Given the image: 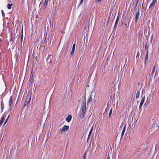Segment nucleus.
Returning a JSON list of instances; mask_svg holds the SVG:
<instances>
[{
    "instance_id": "obj_2",
    "label": "nucleus",
    "mask_w": 159,
    "mask_h": 159,
    "mask_svg": "<svg viewBox=\"0 0 159 159\" xmlns=\"http://www.w3.org/2000/svg\"><path fill=\"white\" fill-rule=\"evenodd\" d=\"M157 0H153L152 3L150 4L149 9L152 10L154 7Z\"/></svg>"
},
{
    "instance_id": "obj_19",
    "label": "nucleus",
    "mask_w": 159,
    "mask_h": 159,
    "mask_svg": "<svg viewBox=\"0 0 159 159\" xmlns=\"http://www.w3.org/2000/svg\"><path fill=\"white\" fill-rule=\"evenodd\" d=\"M2 13V15L3 17H5V14L4 13V12L2 10H1Z\"/></svg>"
},
{
    "instance_id": "obj_25",
    "label": "nucleus",
    "mask_w": 159,
    "mask_h": 159,
    "mask_svg": "<svg viewBox=\"0 0 159 159\" xmlns=\"http://www.w3.org/2000/svg\"><path fill=\"white\" fill-rule=\"evenodd\" d=\"M84 0H81L80 2V4H81V3H82L83 2Z\"/></svg>"
},
{
    "instance_id": "obj_14",
    "label": "nucleus",
    "mask_w": 159,
    "mask_h": 159,
    "mask_svg": "<svg viewBox=\"0 0 159 159\" xmlns=\"http://www.w3.org/2000/svg\"><path fill=\"white\" fill-rule=\"evenodd\" d=\"M12 5V3H11V4H10V3H9L7 4V8L9 9H10L11 8V6Z\"/></svg>"
},
{
    "instance_id": "obj_12",
    "label": "nucleus",
    "mask_w": 159,
    "mask_h": 159,
    "mask_svg": "<svg viewBox=\"0 0 159 159\" xmlns=\"http://www.w3.org/2000/svg\"><path fill=\"white\" fill-rule=\"evenodd\" d=\"M126 125H125L123 129L122 130V132L121 133V137H123V136L124 134L125 130V129H126Z\"/></svg>"
},
{
    "instance_id": "obj_7",
    "label": "nucleus",
    "mask_w": 159,
    "mask_h": 159,
    "mask_svg": "<svg viewBox=\"0 0 159 159\" xmlns=\"http://www.w3.org/2000/svg\"><path fill=\"white\" fill-rule=\"evenodd\" d=\"M92 96H93L91 94L90 95H89V98L87 101V103L88 104L89 103L91 102L92 101V100H93Z\"/></svg>"
},
{
    "instance_id": "obj_21",
    "label": "nucleus",
    "mask_w": 159,
    "mask_h": 159,
    "mask_svg": "<svg viewBox=\"0 0 159 159\" xmlns=\"http://www.w3.org/2000/svg\"><path fill=\"white\" fill-rule=\"evenodd\" d=\"M74 51H75V49H72V50L71 51V54L73 55L74 54Z\"/></svg>"
},
{
    "instance_id": "obj_8",
    "label": "nucleus",
    "mask_w": 159,
    "mask_h": 159,
    "mask_svg": "<svg viewBox=\"0 0 159 159\" xmlns=\"http://www.w3.org/2000/svg\"><path fill=\"white\" fill-rule=\"evenodd\" d=\"M72 118V116L71 115H69L66 118V120L67 122H70Z\"/></svg>"
},
{
    "instance_id": "obj_11",
    "label": "nucleus",
    "mask_w": 159,
    "mask_h": 159,
    "mask_svg": "<svg viewBox=\"0 0 159 159\" xmlns=\"http://www.w3.org/2000/svg\"><path fill=\"white\" fill-rule=\"evenodd\" d=\"M12 96H11L9 101V105L10 106H11L12 103Z\"/></svg>"
},
{
    "instance_id": "obj_18",
    "label": "nucleus",
    "mask_w": 159,
    "mask_h": 159,
    "mask_svg": "<svg viewBox=\"0 0 159 159\" xmlns=\"http://www.w3.org/2000/svg\"><path fill=\"white\" fill-rule=\"evenodd\" d=\"M9 115L7 118V119H6L4 124V125L7 122V121H8V118H9Z\"/></svg>"
},
{
    "instance_id": "obj_30",
    "label": "nucleus",
    "mask_w": 159,
    "mask_h": 159,
    "mask_svg": "<svg viewBox=\"0 0 159 159\" xmlns=\"http://www.w3.org/2000/svg\"><path fill=\"white\" fill-rule=\"evenodd\" d=\"M24 1H25V0H22V1L23 2H24Z\"/></svg>"
},
{
    "instance_id": "obj_4",
    "label": "nucleus",
    "mask_w": 159,
    "mask_h": 159,
    "mask_svg": "<svg viewBox=\"0 0 159 159\" xmlns=\"http://www.w3.org/2000/svg\"><path fill=\"white\" fill-rule=\"evenodd\" d=\"M31 98V95H27L26 99V102H27V103L26 104L25 103V105H26L28 104Z\"/></svg>"
},
{
    "instance_id": "obj_10",
    "label": "nucleus",
    "mask_w": 159,
    "mask_h": 159,
    "mask_svg": "<svg viewBox=\"0 0 159 159\" xmlns=\"http://www.w3.org/2000/svg\"><path fill=\"white\" fill-rule=\"evenodd\" d=\"M119 15H118L117 16V19H116V20L115 22L114 27H116V25H117L118 24L119 20Z\"/></svg>"
},
{
    "instance_id": "obj_15",
    "label": "nucleus",
    "mask_w": 159,
    "mask_h": 159,
    "mask_svg": "<svg viewBox=\"0 0 159 159\" xmlns=\"http://www.w3.org/2000/svg\"><path fill=\"white\" fill-rule=\"evenodd\" d=\"M155 66H154L153 67V69H152V72H151L152 75H153V74L155 72Z\"/></svg>"
},
{
    "instance_id": "obj_20",
    "label": "nucleus",
    "mask_w": 159,
    "mask_h": 159,
    "mask_svg": "<svg viewBox=\"0 0 159 159\" xmlns=\"http://www.w3.org/2000/svg\"><path fill=\"white\" fill-rule=\"evenodd\" d=\"M92 129H91V130H90V132H89V135H88V139H89L90 137V135L91 134V132H92Z\"/></svg>"
},
{
    "instance_id": "obj_1",
    "label": "nucleus",
    "mask_w": 159,
    "mask_h": 159,
    "mask_svg": "<svg viewBox=\"0 0 159 159\" xmlns=\"http://www.w3.org/2000/svg\"><path fill=\"white\" fill-rule=\"evenodd\" d=\"M82 104L81 107L82 111V114L80 116L81 118H83L86 114L85 112L86 111V100L84 99V100H82Z\"/></svg>"
},
{
    "instance_id": "obj_13",
    "label": "nucleus",
    "mask_w": 159,
    "mask_h": 159,
    "mask_svg": "<svg viewBox=\"0 0 159 159\" xmlns=\"http://www.w3.org/2000/svg\"><path fill=\"white\" fill-rule=\"evenodd\" d=\"M144 99H145V97H144L141 100V101L140 103V107H141L143 105V104L144 103Z\"/></svg>"
},
{
    "instance_id": "obj_9",
    "label": "nucleus",
    "mask_w": 159,
    "mask_h": 159,
    "mask_svg": "<svg viewBox=\"0 0 159 159\" xmlns=\"http://www.w3.org/2000/svg\"><path fill=\"white\" fill-rule=\"evenodd\" d=\"M148 51H147L146 56L145 57V63L146 64L147 62V61H148Z\"/></svg>"
},
{
    "instance_id": "obj_28",
    "label": "nucleus",
    "mask_w": 159,
    "mask_h": 159,
    "mask_svg": "<svg viewBox=\"0 0 159 159\" xmlns=\"http://www.w3.org/2000/svg\"><path fill=\"white\" fill-rule=\"evenodd\" d=\"M22 39H23V37H22V36L21 37V40H22Z\"/></svg>"
},
{
    "instance_id": "obj_16",
    "label": "nucleus",
    "mask_w": 159,
    "mask_h": 159,
    "mask_svg": "<svg viewBox=\"0 0 159 159\" xmlns=\"http://www.w3.org/2000/svg\"><path fill=\"white\" fill-rule=\"evenodd\" d=\"M112 108H111V109H110V111L109 113V115H108L109 117H110L111 116V113L112 112Z\"/></svg>"
},
{
    "instance_id": "obj_3",
    "label": "nucleus",
    "mask_w": 159,
    "mask_h": 159,
    "mask_svg": "<svg viewBox=\"0 0 159 159\" xmlns=\"http://www.w3.org/2000/svg\"><path fill=\"white\" fill-rule=\"evenodd\" d=\"M139 10L137 12H136L135 15V22L136 23L139 20Z\"/></svg>"
},
{
    "instance_id": "obj_29",
    "label": "nucleus",
    "mask_w": 159,
    "mask_h": 159,
    "mask_svg": "<svg viewBox=\"0 0 159 159\" xmlns=\"http://www.w3.org/2000/svg\"><path fill=\"white\" fill-rule=\"evenodd\" d=\"M27 103V102H26V101H25V103L26 104Z\"/></svg>"
},
{
    "instance_id": "obj_31",
    "label": "nucleus",
    "mask_w": 159,
    "mask_h": 159,
    "mask_svg": "<svg viewBox=\"0 0 159 159\" xmlns=\"http://www.w3.org/2000/svg\"><path fill=\"white\" fill-rule=\"evenodd\" d=\"M85 37H84V39H85Z\"/></svg>"
},
{
    "instance_id": "obj_17",
    "label": "nucleus",
    "mask_w": 159,
    "mask_h": 159,
    "mask_svg": "<svg viewBox=\"0 0 159 159\" xmlns=\"http://www.w3.org/2000/svg\"><path fill=\"white\" fill-rule=\"evenodd\" d=\"M139 92L138 91L136 94V98H139Z\"/></svg>"
},
{
    "instance_id": "obj_5",
    "label": "nucleus",
    "mask_w": 159,
    "mask_h": 159,
    "mask_svg": "<svg viewBox=\"0 0 159 159\" xmlns=\"http://www.w3.org/2000/svg\"><path fill=\"white\" fill-rule=\"evenodd\" d=\"M69 128V126H66V125H64L62 129L61 130L63 131H64V132L68 130Z\"/></svg>"
},
{
    "instance_id": "obj_22",
    "label": "nucleus",
    "mask_w": 159,
    "mask_h": 159,
    "mask_svg": "<svg viewBox=\"0 0 159 159\" xmlns=\"http://www.w3.org/2000/svg\"><path fill=\"white\" fill-rule=\"evenodd\" d=\"M75 43L73 45V47H72V49H75Z\"/></svg>"
},
{
    "instance_id": "obj_27",
    "label": "nucleus",
    "mask_w": 159,
    "mask_h": 159,
    "mask_svg": "<svg viewBox=\"0 0 159 159\" xmlns=\"http://www.w3.org/2000/svg\"><path fill=\"white\" fill-rule=\"evenodd\" d=\"M107 159H110V157H109V155H108Z\"/></svg>"
},
{
    "instance_id": "obj_6",
    "label": "nucleus",
    "mask_w": 159,
    "mask_h": 159,
    "mask_svg": "<svg viewBox=\"0 0 159 159\" xmlns=\"http://www.w3.org/2000/svg\"><path fill=\"white\" fill-rule=\"evenodd\" d=\"M48 0H45L43 6V8L45 9L46 8L47 6V5L48 3Z\"/></svg>"
},
{
    "instance_id": "obj_24",
    "label": "nucleus",
    "mask_w": 159,
    "mask_h": 159,
    "mask_svg": "<svg viewBox=\"0 0 159 159\" xmlns=\"http://www.w3.org/2000/svg\"><path fill=\"white\" fill-rule=\"evenodd\" d=\"M17 37H18L17 39H19L20 38V36H18V35L17 36Z\"/></svg>"
},
{
    "instance_id": "obj_26",
    "label": "nucleus",
    "mask_w": 159,
    "mask_h": 159,
    "mask_svg": "<svg viewBox=\"0 0 159 159\" xmlns=\"http://www.w3.org/2000/svg\"><path fill=\"white\" fill-rule=\"evenodd\" d=\"M101 1H102V0H97V1L98 2H100Z\"/></svg>"
},
{
    "instance_id": "obj_23",
    "label": "nucleus",
    "mask_w": 159,
    "mask_h": 159,
    "mask_svg": "<svg viewBox=\"0 0 159 159\" xmlns=\"http://www.w3.org/2000/svg\"><path fill=\"white\" fill-rule=\"evenodd\" d=\"M85 154H86V153L84 154V159H86L85 158Z\"/></svg>"
}]
</instances>
